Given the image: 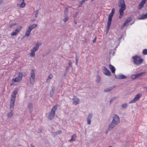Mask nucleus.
Returning a JSON list of instances; mask_svg holds the SVG:
<instances>
[{
  "mask_svg": "<svg viewBox=\"0 0 147 147\" xmlns=\"http://www.w3.org/2000/svg\"><path fill=\"white\" fill-rule=\"evenodd\" d=\"M118 6L120 7L119 11V18H121L124 14V11L125 9L126 8V5L125 3L124 0H119L118 1Z\"/></svg>",
  "mask_w": 147,
  "mask_h": 147,
  "instance_id": "1",
  "label": "nucleus"
},
{
  "mask_svg": "<svg viewBox=\"0 0 147 147\" xmlns=\"http://www.w3.org/2000/svg\"><path fill=\"white\" fill-rule=\"evenodd\" d=\"M120 122L119 117L117 115H114L113 118V120L109 126V129H112L117 125Z\"/></svg>",
  "mask_w": 147,
  "mask_h": 147,
  "instance_id": "2",
  "label": "nucleus"
},
{
  "mask_svg": "<svg viewBox=\"0 0 147 147\" xmlns=\"http://www.w3.org/2000/svg\"><path fill=\"white\" fill-rule=\"evenodd\" d=\"M58 105H55L52 109L51 111L48 116V119L50 120H52L55 115V113L57 110Z\"/></svg>",
  "mask_w": 147,
  "mask_h": 147,
  "instance_id": "3",
  "label": "nucleus"
},
{
  "mask_svg": "<svg viewBox=\"0 0 147 147\" xmlns=\"http://www.w3.org/2000/svg\"><path fill=\"white\" fill-rule=\"evenodd\" d=\"M133 59L134 63L137 65H139L141 64L143 61V59L141 58L140 56L136 55L132 57Z\"/></svg>",
  "mask_w": 147,
  "mask_h": 147,
  "instance_id": "4",
  "label": "nucleus"
},
{
  "mask_svg": "<svg viewBox=\"0 0 147 147\" xmlns=\"http://www.w3.org/2000/svg\"><path fill=\"white\" fill-rule=\"evenodd\" d=\"M30 84L33 85L35 83V79L36 77L34 69H32L30 72Z\"/></svg>",
  "mask_w": 147,
  "mask_h": 147,
  "instance_id": "5",
  "label": "nucleus"
},
{
  "mask_svg": "<svg viewBox=\"0 0 147 147\" xmlns=\"http://www.w3.org/2000/svg\"><path fill=\"white\" fill-rule=\"evenodd\" d=\"M23 77V74L22 72L19 73L18 76L16 78L12 79V82H19L22 80Z\"/></svg>",
  "mask_w": 147,
  "mask_h": 147,
  "instance_id": "6",
  "label": "nucleus"
},
{
  "mask_svg": "<svg viewBox=\"0 0 147 147\" xmlns=\"http://www.w3.org/2000/svg\"><path fill=\"white\" fill-rule=\"evenodd\" d=\"M142 94L141 93H139L137 94L136 96L131 100L129 102V104H131L135 103L136 101L139 100Z\"/></svg>",
  "mask_w": 147,
  "mask_h": 147,
  "instance_id": "7",
  "label": "nucleus"
},
{
  "mask_svg": "<svg viewBox=\"0 0 147 147\" xmlns=\"http://www.w3.org/2000/svg\"><path fill=\"white\" fill-rule=\"evenodd\" d=\"M15 102V99H12V98H11L10 100V110L11 111H12L13 110Z\"/></svg>",
  "mask_w": 147,
  "mask_h": 147,
  "instance_id": "8",
  "label": "nucleus"
},
{
  "mask_svg": "<svg viewBox=\"0 0 147 147\" xmlns=\"http://www.w3.org/2000/svg\"><path fill=\"white\" fill-rule=\"evenodd\" d=\"M102 69L104 71V74L108 76H110L111 75L110 72L105 66L102 67Z\"/></svg>",
  "mask_w": 147,
  "mask_h": 147,
  "instance_id": "9",
  "label": "nucleus"
},
{
  "mask_svg": "<svg viewBox=\"0 0 147 147\" xmlns=\"http://www.w3.org/2000/svg\"><path fill=\"white\" fill-rule=\"evenodd\" d=\"M132 20V19L131 18H128L125 21V22L121 26V28L123 29L125 26L127 25L128 23L131 22Z\"/></svg>",
  "mask_w": 147,
  "mask_h": 147,
  "instance_id": "10",
  "label": "nucleus"
},
{
  "mask_svg": "<svg viewBox=\"0 0 147 147\" xmlns=\"http://www.w3.org/2000/svg\"><path fill=\"white\" fill-rule=\"evenodd\" d=\"M19 3L17 4L18 6L20 8H23L25 6L26 4L24 2V0H19Z\"/></svg>",
  "mask_w": 147,
  "mask_h": 147,
  "instance_id": "11",
  "label": "nucleus"
},
{
  "mask_svg": "<svg viewBox=\"0 0 147 147\" xmlns=\"http://www.w3.org/2000/svg\"><path fill=\"white\" fill-rule=\"evenodd\" d=\"M72 100L73 102V104L75 105L78 104L80 102V100L75 96H74Z\"/></svg>",
  "mask_w": 147,
  "mask_h": 147,
  "instance_id": "12",
  "label": "nucleus"
},
{
  "mask_svg": "<svg viewBox=\"0 0 147 147\" xmlns=\"http://www.w3.org/2000/svg\"><path fill=\"white\" fill-rule=\"evenodd\" d=\"M92 113L89 114L87 119V124L90 125L91 124V120L92 117Z\"/></svg>",
  "mask_w": 147,
  "mask_h": 147,
  "instance_id": "13",
  "label": "nucleus"
},
{
  "mask_svg": "<svg viewBox=\"0 0 147 147\" xmlns=\"http://www.w3.org/2000/svg\"><path fill=\"white\" fill-rule=\"evenodd\" d=\"M115 76L116 78L119 79H125L127 78L126 76L122 74L118 75L117 76L115 75Z\"/></svg>",
  "mask_w": 147,
  "mask_h": 147,
  "instance_id": "14",
  "label": "nucleus"
},
{
  "mask_svg": "<svg viewBox=\"0 0 147 147\" xmlns=\"http://www.w3.org/2000/svg\"><path fill=\"white\" fill-rule=\"evenodd\" d=\"M112 18L110 17H108V21L107 23V29L108 30V29H109L110 26L111 25V21H112Z\"/></svg>",
  "mask_w": 147,
  "mask_h": 147,
  "instance_id": "15",
  "label": "nucleus"
},
{
  "mask_svg": "<svg viewBox=\"0 0 147 147\" xmlns=\"http://www.w3.org/2000/svg\"><path fill=\"white\" fill-rule=\"evenodd\" d=\"M36 50L33 49H32L31 50V53H30V55L31 57H34L35 56V52L36 51Z\"/></svg>",
  "mask_w": 147,
  "mask_h": 147,
  "instance_id": "16",
  "label": "nucleus"
},
{
  "mask_svg": "<svg viewBox=\"0 0 147 147\" xmlns=\"http://www.w3.org/2000/svg\"><path fill=\"white\" fill-rule=\"evenodd\" d=\"M147 18V13H146V14H142L141 15L139 19V20H142V19H145Z\"/></svg>",
  "mask_w": 147,
  "mask_h": 147,
  "instance_id": "17",
  "label": "nucleus"
},
{
  "mask_svg": "<svg viewBox=\"0 0 147 147\" xmlns=\"http://www.w3.org/2000/svg\"><path fill=\"white\" fill-rule=\"evenodd\" d=\"M109 67L111 69V72L113 73H115V67L111 64L109 65Z\"/></svg>",
  "mask_w": 147,
  "mask_h": 147,
  "instance_id": "18",
  "label": "nucleus"
},
{
  "mask_svg": "<svg viewBox=\"0 0 147 147\" xmlns=\"http://www.w3.org/2000/svg\"><path fill=\"white\" fill-rule=\"evenodd\" d=\"M28 108L29 109L30 112H31L33 109V105L31 102L28 103Z\"/></svg>",
  "mask_w": 147,
  "mask_h": 147,
  "instance_id": "19",
  "label": "nucleus"
},
{
  "mask_svg": "<svg viewBox=\"0 0 147 147\" xmlns=\"http://www.w3.org/2000/svg\"><path fill=\"white\" fill-rule=\"evenodd\" d=\"M77 136L76 134H74L71 137V139L69 140V142H71L72 141H75V139L76 138Z\"/></svg>",
  "mask_w": 147,
  "mask_h": 147,
  "instance_id": "20",
  "label": "nucleus"
},
{
  "mask_svg": "<svg viewBox=\"0 0 147 147\" xmlns=\"http://www.w3.org/2000/svg\"><path fill=\"white\" fill-rule=\"evenodd\" d=\"M37 26V24H34L29 26L28 27V28L29 29V30H30L31 31L34 28H36Z\"/></svg>",
  "mask_w": 147,
  "mask_h": 147,
  "instance_id": "21",
  "label": "nucleus"
},
{
  "mask_svg": "<svg viewBox=\"0 0 147 147\" xmlns=\"http://www.w3.org/2000/svg\"><path fill=\"white\" fill-rule=\"evenodd\" d=\"M31 31V30H29V29L28 28V29L26 31L25 34L24 35V36H26L27 37L29 36Z\"/></svg>",
  "mask_w": 147,
  "mask_h": 147,
  "instance_id": "22",
  "label": "nucleus"
},
{
  "mask_svg": "<svg viewBox=\"0 0 147 147\" xmlns=\"http://www.w3.org/2000/svg\"><path fill=\"white\" fill-rule=\"evenodd\" d=\"M39 47V43H37L35 44L34 47L33 48V49L36 51H37Z\"/></svg>",
  "mask_w": 147,
  "mask_h": 147,
  "instance_id": "23",
  "label": "nucleus"
},
{
  "mask_svg": "<svg viewBox=\"0 0 147 147\" xmlns=\"http://www.w3.org/2000/svg\"><path fill=\"white\" fill-rule=\"evenodd\" d=\"M96 83L98 84L100 81L101 78L100 76L98 75L96 76Z\"/></svg>",
  "mask_w": 147,
  "mask_h": 147,
  "instance_id": "24",
  "label": "nucleus"
},
{
  "mask_svg": "<svg viewBox=\"0 0 147 147\" xmlns=\"http://www.w3.org/2000/svg\"><path fill=\"white\" fill-rule=\"evenodd\" d=\"M22 26H18L15 30V32L18 34L19 31L22 29Z\"/></svg>",
  "mask_w": 147,
  "mask_h": 147,
  "instance_id": "25",
  "label": "nucleus"
},
{
  "mask_svg": "<svg viewBox=\"0 0 147 147\" xmlns=\"http://www.w3.org/2000/svg\"><path fill=\"white\" fill-rule=\"evenodd\" d=\"M114 88L112 87H111L109 88H107L104 90V92H107L112 90Z\"/></svg>",
  "mask_w": 147,
  "mask_h": 147,
  "instance_id": "26",
  "label": "nucleus"
},
{
  "mask_svg": "<svg viewBox=\"0 0 147 147\" xmlns=\"http://www.w3.org/2000/svg\"><path fill=\"white\" fill-rule=\"evenodd\" d=\"M145 74V72H142L141 73H139L136 74V76L137 77V78L140 77L142 76V75H144V74Z\"/></svg>",
  "mask_w": 147,
  "mask_h": 147,
  "instance_id": "27",
  "label": "nucleus"
},
{
  "mask_svg": "<svg viewBox=\"0 0 147 147\" xmlns=\"http://www.w3.org/2000/svg\"><path fill=\"white\" fill-rule=\"evenodd\" d=\"M55 90V88L54 87H53L52 88V90H51V92H50V94L51 95V97H52V95H53L54 92Z\"/></svg>",
  "mask_w": 147,
  "mask_h": 147,
  "instance_id": "28",
  "label": "nucleus"
},
{
  "mask_svg": "<svg viewBox=\"0 0 147 147\" xmlns=\"http://www.w3.org/2000/svg\"><path fill=\"white\" fill-rule=\"evenodd\" d=\"M127 107V104L125 103L122 104L121 105L123 109H126Z\"/></svg>",
  "mask_w": 147,
  "mask_h": 147,
  "instance_id": "29",
  "label": "nucleus"
},
{
  "mask_svg": "<svg viewBox=\"0 0 147 147\" xmlns=\"http://www.w3.org/2000/svg\"><path fill=\"white\" fill-rule=\"evenodd\" d=\"M88 0H81L80 2H79L80 4V7L82 6V4L86 1H87Z\"/></svg>",
  "mask_w": 147,
  "mask_h": 147,
  "instance_id": "30",
  "label": "nucleus"
},
{
  "mask_svg": "<svg viewBox=\"0 0 147 147\" xmlns=\"http://www.w3.org/2000/svg\"><path fill=\"white\" fill-rule=\"evenodd\" d=\"M18 88H16L15 90L13 92V93L16 95L18 93Z\"/></svg>",
  "mask_w": 147,
  "mask_h": 147,
  "instance_id": "31",
  "label": "nucleus"
},
{
  "mask_svg": "<svg viewBox=\"0 0 147 147\" xmlns=\"http://www.w3.org/2000/svg\"><path fill=\"white\" fill-rule=\"evenodd\" d=\"M12 111H11V112L8 113L7 116L8 117L10 118L13 115V114L12 113Z\"/></svg>",
  "mask_w": 147,
  "mask_h": 147,
  "instance_id": "32",
  "label": "nucleus"
},
{
  "mask_svg": "<svg viewBox=\"0 0 147 147\" xmlns=\"http://www.w3.org/2000/svg\"><path fill=\"white\" fill-rule=\"evenodd\" d=\"M143 53L144 55H147V49H145L143 50Z\"/></svg>",
  "mask_w": 147,
  "mask_h": 147,
  "instance_id": "33",
  "label": "nucleus"
},
{
  "mask_svg": "<svg viewBox=\"0 0 147 147\" xmlns=\"http://www.w3.org/2000/svg\"><path fill=\"white\" fill-rule=\"evenodd\" d=\"M131 78L133 80L137 78L136 74L132 75L131 76Z\"/></svg>",
  "mask_w": 147,
  "mask_h": 147,
  "instance_id": "34",
  "label": "nucleus"
},
{
  "mask_svg": "<svg viewBox=\"0 0 147 147\" xmlns=\"http://www.w3.org/2000/svg\"><path fill=\"white\" fill-rule=\"evenodd\" d=\"M68 19H69V18L67 16H65V18L63 20V21L65 22H66L68 20Z\"/></svg>",
  "mask_w": 147,
  "mask_h": 147,
  "instance_id": "35",
  "label": "nucleus"
},
{
  "mask_svg": "<svg viewBox=\"0 0 147 147\" xmlns=\"http://www.w3.org/2000/svg\"><path fill=\"white\" fill-rule=\"evenodd\" d=\"M38 13H39V11L38 10H37L36 11V13H35V18H36L37 17Z\"/></svg>",
  "mask_w": 147,
  "mask_h": 147,
  "instance_id": "36",
  "label": "nucleus"
},
{
  "mask_svg": "<svg viewBox=\"0 0 147 147\" xmlns=\"http://www.w3.org/2000/svg\"><path fill=\"white\" fill-rule=\"evenodd\" d=\"M16 98V95L13 94H12L11 95V98L12 99H15V98Z\"/></svg>",
  "mask_w": 147,
  "mask_h": 147,
  "instance_id": "37",
  "label": "nucleus"
},
{
  "mask_svg": "<svg viewBox=\"0 0 147 147\" xmlns=\"http://www.w3.org/2000/svg\"><path fill=\"white\" fill-rule=\"evenodd\" d=\"M144 4L143 3H142V2H141L140 3V4L139 6L140 7H141V8H142L144 6Z\"/></svg>",
  "mask_w": 147,
  "mask_h": 147,
  "instance_id": "38",
  "label": "nucleus"
},
{
  "mask_svg": "<svg viewBox=\"0 0 147 147\" xmlns=\"http://www.w3.org/2000/svg\"><path fill=\"white\" fill-rule=\"evenodd\" d=\"M68 65H69V67H72V62L71 61L69 60L68 62Z\"/></svg>",
  "mask_w": 147,
  "mask_h": 147,
  "instance_id": "39",
  "label": "nucleus"
},
{
  "mask_svg": "<svg viewBox=\"0 0 147 147\" xmlns=\"http://www.w3.org/2000/svg\"><path fill=\"white\" fill-rule=\"evenodd\" d=\"M17 34L15 31L13 32L11 34L12 36L16 35Z\"/></svg>",
  "mask_w": 147,
  "mask_h": 147,
  "instance_id": "40",
  "label": "nucleus"
},
{
  "mask_svg": "<svg viewBox=\"0 0 147 147\" xmlns=\"http://www.w3.org/2000/svg\"><path fill=\"white\" fill-rule=\"evenodd\" d=\"M78 58L77 57H76V65H77L78 64Z\"/></svg>",
  "mask_w": 147,
  "mask_h": 147,
  "instance_id": "41",
  "label": "nucleus"
},
{
  "mask_svg": "<svg viewBox=\"0 0 147 147\" xmlns=\"http://www.w3.org/2000/svg\"><path fill=\"white\" fill-rule=\"evenodd\" d=\"M115 9L114 8H113L112 9L111 12V13L114 15L115 13Z\"/></svg>",
  "mask_w": 147,
  "mask_h": 147,
  "instance_id": "42",
  "label": "nucleus"
},
{
  "mask_svg": "<svg viewBox=\"0 0 147 147\" xmlns=\"http://www.w3.org/2000/svg\"><path fill=\"white\" fill-rule=\"evenodd\" d=\"M78 14V12H76L73 15L74 18H75Z\"/></svg>",
  "mask_w": 147,
  "mask_h": 147,
  "instance_id": "43",
  "label": "nucleus"
},
{
  "mask_svg": "<svg viewBox=\"0 0 147 147\" xmlns=\"http://www.w3.org/2000/svg\"><path fill=\"white\" fill-rule=\"evenodd\" d=\"M16 23L12 24L10 25L9 27L11 28L12 26H15Z\"/></svg>",
  "mask_w": 147,
  "mask_h": 147,
  "instance_id": "44",
  "label": "nucleus"
},
{
  "mask_svg": "<svg viewBox=\"0 0 147 147\" xmlns=\"http://www.w3.org/2000/svg\"><path fill=\"white\" fill-rule=\"evenodd\" d=\"M53 75L51 74H50L48 77V79H49V80L51 79L53 77Z\"/></svg>",
  "mask_w": 147,
  "mask_h": 147,
  "instance_id": "45",
  "label": "nucleus"
},
{
  "mask_svg": "<svg viewBox=\"0 0 147 147\" xmlns=\"http://www.w3.org/2000/svg\"><path fill=\"white\" fill-rule=\"evenodd\" d=\"M62 132V131L61 130H59L57 131L56 132L57 133V135L58 134H60Z\"/></svg>",
  "mask_w": 147,
  "mask_h": 147,
  "instance_id": "46",
  "label": "nucleus"
},
{
  "mask_svg": "<svg viewBox=\"0 0 147 147\" xmlns=\"http://www.w3.org/2000/svg\"><path fill=\"white\" fill-rule=\"evenodd\" d=\"M115 99V98H112L110 100V102L111 103L113 102Z\"/></svg>",
  "mask_w": 147,
  "mask_h": 147,
  "instance_id": "47",
  "label": "nucleus"
},
{
  "mask_svg": "<svg viewBox=\"0 0 147 147\" xmlns=\"http://www.w3.org/2000/svg\"><path fill=\"white\" fill-rule=\"evenodd\" d=\"M53 135L54 136H55L56 135H57V133L56 132H52Z\"/></svg>",
  "mask_w": 147,
  "mask_h": 147,
  "instance_id": "48",
  "label": "nucleus"
},
{
  "mask_svg": "<svg viewBox=\"0 0 147 147\" xmlns=\"http://www.w3.org/2000/svg\"><path fill=\"white\" fill-rule=\"evenodd\" d=\"M96 39H97L96 37H95V38H94V40L92 41V42L93 43H94L96 42Z\"/></svg>",
  "mask_w": 147,
  "mask_h": 147,
  "instance_id": "49",
  "label": "nucleus"
},
{
  "mask_svg": "<svg viewBox=\"0 0 147 147\" xmlns=\"http://www.w3.org/2000/svg\"><path fill=\"white\" fill-rule=\"evenodd\" d=\"M147 0H142L141 2L145 4L146 3Z\"/></svg>",
  "mask_w": 147,
  "mask_h": 147,
  "instance_id": "50",
  "label": "nucleus"
},
{
  "mask_svg": "<svg viewBox=\"0 0 147 147\" xmlns=\"http://www.w3.org/2000/svg\"><path fill=\"white\" fill-rule=\"evenodd\" d=\"M113 14L110 13V14H109V17H112H112H113Z\"/></svg>",
  "mask_w": 147,
  "mask_h": 147,
  "instance_id": "51",
  "label": "nucleus"
},
{
  "mask_svg": "<svg viewBox=\"0 0 147 147\" xmlns=\"http://www.w3.org/2000/svg\"><path fill=\"white\" fill-rule=\"evenodd\" d=\"M68 66H67L66 67V69H65V71H66L67 73V71H68Z\"/></svg>",
  "mask_w": 147,
  "mask_h": 147,
  "instance_id": "52",
  "label": "nucleus"
},
{
  "mask_svg": "<svg viewBox=\"0 0 147 147\" xmlns=\"http://www.w3.org/2000/svg\"><path fill=\"white\" fill-rule=\"evenodd\" d=\"M68 9L67 8V7H66L65 8V9H64V11H65V12H67V11H68Z\"/></svg>",
  "mask_w": 147,
  "mask_h": 147,
  "instance_id": "53",
  "label": "nucleus"
},
{
  "mask_svg": "<svg viewBox=\"0 0 147 147\" xmlns=\"http://www.w3.org/2000/svg\"><path fill=\"white\" fill-rule=\"evenodd\" d=\"M144 90L146 92H147V87H146L144 88Z\"/></svg>",
  "mask_w": 147,
  "mask_h": 147,
  "instance_id": "54",
  "label": "nucleus"
},
{
  "mask_svg": "<svg viewBox=\"0 0 147 147\" xmlns=\"http://www.w3.org/2000/svg\"><path fill=\"white\" fill-rule=\"evenodd\" d=\"M42 129H39L38 130V133H41L42 132Z\"/></svg>",
  "mask_w": 147,
  "mask_h": 147,
  "instance_id": "55",
  "label": "nucleus"
},
{
  "mask_svg": "<svg viewBox=\"0 0 147 147\" xmlns=\"http://www.w3.org/2000/svg\"><path fill=\"white\" fill-rule=\"evenodd\" d=\"M3 0H0V5L3 2Z\"/></svg>",
  "mask_w": 147,
  "mask_h": 147,
  "instance_id": "56",
  "label": "nucleus"
},
{
  "mask_svg": "<svg viewBox=\"0 0 147 147\" xmlns=\"http://www.w3.org/2000/svg\"><path fill=\"white\" fill-rule=\"evenodd\" d=\"M30 146L31 147H35V146L32 144H30Z\"/></svg>",
  "mask_w": 147,
  "mask_h": 147,
  "instance_id": "57",
  "label": "nucleus"
},
{
  "mask_svg": "<svg viewBox=\"0 0 147 147\" xmlns=\"http://www.w3.org/2000/svg\"><path fill=\"white\" fill-rule=\"evenodd\" d=\"M74 23L75 24H77V20H75L74 21Z\"/></svg>",
  "mask_w": 147,
  "mask_h": 147,
  "instance_id": "58",
  "label": "nucleus"
},
{
  "mask_svg": "<svg viewBox=\"0 0 147 147\" xmlns=\"http://www.w3.org/2000/svg\"><path fill=\"white\" fill-rule=\"evenodd\" d=\"M13 82H12V83L11 84V86H12V85H14V84L13 83Z\"/></svg>",
  "mask_w": 147,
  "mask_h": 147,
  "instance_id": "59",
  "label": "nucleus"
},
{
  "mask_svg": "<svg viewBox=\"0 0 147 147\" xmlns=\"http://www.w3.org/2000/svg\"><path fill=\"white\" fill-rule=\"evenodd\" d=\"M49 79H48V78H47L46 80V82H47L49 81Z\"/></svg>",
  "mask_w": 147,
  "mask_h": 147,
  "instance_id": "60",
  "label": "nucleus"
},
{
  "mask_svg": "<svg viewBox=\"0 0 147 147\" xmlns=\"http://www.w3.org/2000/svg\"><path fill=\"white\" fill-rule=\"evenodd\" d=\"M67 73L66 72V73H65L64 74V75L65 76L66 75Z\"/></svg>",
  "mask_w": 147,
  "mask_h": 147,
  "instance_id": "61",
  "label": "nucleus"
},
{
  "mask_svg": "<svg viewBox=\"0 0 147 147\" xmlns=\"http://www.w3.org/2000/svg\"><path fill=\"white\" fill-rule=\"evenodd\" d=\"M109 29H108V30L107 29V32L109 31Z\"/></svg>",
  "mask_w": 147,
  "mask_h": 147,
  "instance_id": "62",
  "label": "nucleus"
},
{
  "mask_svg": "<svg viewBox=\"0 0 147 147\" xmlns=\"http://www.w3.org/2000/svg\"><path fill=\"white\" fill-rule=\"evenodd\" d=\"M94 0H91V1L92 2L94 1Z\"/></svg>",
  "mask_w": 147,
  "mask_h": 147,
  "instance_id": "63",
  "label": "nucleus"
},
{
  "mask_svg": "<svg viewBox=\"0 0 147 147\" xmlns=\"http://www.w3.org/2000/svg\"><path fill=\"white\" fill-rule=\"evenodd\" d=\"M108 147H111V146H109Z\"/></svg>",
  "mask_w": 147,
  "mask_h": 147,
  "instance_id": "64",
  "label": "nucleus"
}]
</instances>
